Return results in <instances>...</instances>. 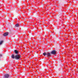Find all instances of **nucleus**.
Instances as JSON below:
<instances>
[{
	"mask_svg": "<svg viewBox=\"0 0 78 78\" xmlns=\"http://www.w3.org/2000/svg\"><path fill=\"white\" fill-rule=\"evenodd\" d=\"M15 58L16 59H19V60H20L21 59V55H16L15 56Z\"/></svg>",
	"mask_w": 78,
	"mask_h": 78,
	"instance_id": "obj_1",
	"label": "nucleus"
},
{
	"mask_svg": "<svg viewBox=\"0 0 78 78\" xmlns=\"http://www.w3.org/2000/svg\"><path fill=\"white\" fill-rule=\"evenodd\" d=\"M56 51L55 50H53L51 51V53L52 55H55L56 54Z\"/></svg>",
	"mask_w": 78,
	"mask_h": 78,
	"instance_id": "obj_2",
	"label": "nucleus"
},
{
	"mask_svg": "<svg viewBox=\"0 0 78 78\" xmlns=\"http://www.w3.org/2000/svg\"><path fill=\"white\" fill-rule=\"evenodd\" d=\"M46 55L48 58H49L50 56H51V54H50V53L48 52L47 53Z\"/></svg>",
	"mask_w": 78,
	"mask_h": 78,
	"instance_id": "obj_3",
	"label": "nucleus"
},
{
	"mask_svg": "<svg viewBox=\"0 0 78 78\" xmlns=\"http://www.w3.org/2000/svg\"><path fill=\"white\" fill-rule=\"evenodd\" d=\"M9 75L8 74H6L4 75V77L5 78H9Z\"/></svg>",
	"mask_w": 78,
	"mask_h": 78,
	"instance_id": "obj_4",
	"label": "nucleus"
},
{
	"mask_svg": "<svg viewBox=\"0 0 78 78\" xmlns=\"http://www.w3.org/2000/svg\"><path fill=\"white\" fill-rule=\"evenodd\" d=\"M9 34V33H8V32L5 33L3 34V36H8V35Z\"/></svg>",
	"mask_w": 78,
	"mask_h": 78,
	"instance_id": "obj_5",
	"label": "nucleus"
},
{
	"mask_svg": "<svg viewBox=\"0 0 78 78\" xmlns=\"http://www.w3.org/2000/svg\"><path fill=\"white\" fill-rule=\"evenodd\" d=\"M11 57L13 58V59H14L15 58V56H14V54H12L11 56Z\"/></svg>",
	"mask_w": 78,
	"mask_h": 78,
	"instance_id": "obj_6",
	"label": "nucleus"
},
{
	"mask_svg": "<svg viewBox=\"0 0 78 78\" xmlns=\"http://www.w3.org/2000/svg\"><path fill=\"white\" fill-rule=\"evenodd\" d=\"M15 26L16 27H19V24L17 23L15 25Z\"/></svg>",
	"mask_w": 78,
	"mask_h": 78,
	"instance_id": "obj_7",
	"label": "nucleus"
},
{
	"mask_svg": "<svg viewBox=\"0 0 78 78\" xmlns=\"http://www.w3.org/2000/svg\"><path fill=\"white\" fill-rule=\"evenodd\" d=\"M15 53H16V54H17L18 53V51L17 50H15Z\"/></svg>",
	"mask_w": 78,
	"mask_h": 78,
	"instance_id": "obj_8",
	"label": "nucleus"
},
{
	"mask_svg": "<svg viewBox=\"0 0 78 78\" xmlns=\"http://www.w3.org/2000/svg\"><path fill=\"white\" fill-rule=\"evenodd\" d=\"M43 55H44V56H45V55H47V53H46L45 52L43 53Z\"/></svg>",
	"mask_w": 78,
	"mask_h": 78,
	"instance_id": "obj_9",
	"label": "nucleus"
},
{
	"mask_svg": "<svg viewBox=\"0 0 78 78\" xmlns=\"http://www.w3.org/2000/svg\"><path fill=\"white\" fill-rule=\"evenodd\" d=\"M3 41H1L0 42V45H1V44H2V43H3Z\"/></svg>",
	"mask_w": 78,
	"mask_h": 78,
	"instance_id": "obj_10",
	"label": "nucleus"
},
{
	"mask_svg": "<svg viewBox=\"0 0 78 78\" xmlns=\"http://www.w3.org/2000/svg\"><path fill=\"white\" fill-rule=\"evenodd\" d=\"M0 56H2V55L0 54Z\"/></svg>",
	"mask_w": 78,
	"mask_h": 78,
	"instance_id": "obj_11",
	"label": "nucleus"
}]
</instances>
